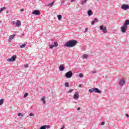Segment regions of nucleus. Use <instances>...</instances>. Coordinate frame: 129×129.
Instances as JSON below:
<instances>
[{
    "mask_svg": "<svg viewBox=\"0 0 129 129\" xmlns=\"http://www.w3.org/2000/svg\"><path fill=\"white\" fill-rule=\"evenodd\" d=\"M78 43L77 40L73 39L71 40L64 44V47H67L68 48H73V47H75L76 44Z\"/></svg>",
    "mask_w": 129,
    "mask_h": 129,
    "instance_id": "1",
    "label": "nucleus"
},
{
    "mask_svg": "<svg viewBox=\"0 0 129 129\" xmlns=\"http://www.w3.org/2000/svg\"><path fill=\"white\" fill-rule=\"evenodd\" d=\"M128 25L129 20H126L123 26L121 27V31L122 33H125V32H126V28H127V26H128Z\"/></svg>",
    "mask_w": 129,
    "mask_h": 129,
    "instance_id": "2",
    "label": "nucleus"
},
{
    "mask_svg": "<svg viewBox=\"0 0 129 129\" xmlns=\"http://www.w3.org/2000/svg\"><path fill=\"white\" fill-rule=\"evenodd\" d=\"M89 92L90 93H92V92H95L96 93H101V91H100L97 88H92L89 90Z\"/></svg>",
    "mask_w": 129,
    "mask_h": 129,
    "instance_id": "3",
    "label": "nucleus"
},
{
    "mask_svg": "<svg viewBox=\"0 0 129 129\" xmlns=\"http://www.w3.org/2000/svg\"><path fill=\"white\" fill-rule=\"evenodd\" d=\"M100 31H102L104 34H106L107 33V29L106 27H104L103 25H101L100 26Z\"/></svg>",
    "mask_w": 129,
    "mask_h": 129,
    "instance_id": "4",
    "label": "nucleus"
},
{
    "mask_svg": "<svg viewBox=\"0 0 129 129\" xmlns=\"http://www.w3.org/2000/svg\"><path fill=\"white\" fill-rule=\"evenodd\" d=\"M16 58H17V55H13L10 58H8L7 60L8 62H14L16 61Z\"/></svg>",
    "mask_w": 129,
    "mask_h": 129,
    "instance_id": "5",
    "label": "nucleus"
},
{
    "mask_svg": "<svg viewBox=\"0 0 129 129\" xmlns=\"http://www.w3.org/2000/svg\"><path fill=\"white\" fill-rule=\"evenodd\" d=\"M73 74L72 72L70 71L66 73L65 76L66 78H71Z\"/></svg>",
    "mask_w": 129,
    "mask_h": 129,
    "instance_id": "6",
    "label": "nucleus"
},
{
    "mask_svg": "<svg viewBox=\"0 0 129 129\" xmlns=\"http://www.w3.org/2000/svg\"><path fill=\"white\" fill-rule=\"evenodd\" d=\"M121 9L124 10V11H126V10H129L128 5L123 4L121 6Z\"/></svg>",
    "mask_w": 129,
    "mask_h": 129,
    "instance_id": "7",
    "label": "nucleus"
},
{
    "mask_svg": "<svg viewBox=\"0 0 129 129\" xmlns=\"http://www.w3.org/2000/svg\"><path fill=\"white\" fill-rule=\"evenodd\" d=\"M40 11L39 10H34L33 12H32V15H35V16H39L40 14Z\"/></svg>",
    "mask_w": 129,
    "mask_h": 129,
    "instance_id": "8",
    "label": "nucleus"
},
{
    "mask_svg": "<svg viewBox=\"0 0 129 129\" xmlns=\"http://www.w3.org/2000/svg\"><path fill=\"white\" fill-rule=\"evenodd\" d=\"M15 37H16V35L15 34H13V35H10L9 36V39H8V42L10 43V42H11V41H12V40H13V39L15 38Z\"/></svg>",
    "mask_w": 129,
    "mask_h": 129,
    "instance_id": "9",
    "label": "nucleus"
},
{
    "mask_svg": "<svg viewBox=\"0 0 129 129\" xmlns=\"http://www.w3.org/2000/svg\"><path fill=\"white\" fill-rule=\"evenodd\" d=\"M46 128H50V125H44L41 126L39 129H46Z\"/></svg>",
    "mask_w": 129,
    "mask_h": 129,
    "instance_id": "10",
    "label": "nucleus"
},
{
    "mask_svg": "<svg viewBox=\"0 0 129 129\" xmlns=\"http://www.w3.org/2000/svg\"><path fill=\"white\" fill-rule=\"evenodd\" d=\"M21 25H22V22H21V21L17 20V22L16 23V27H20Z\"/></svg>",
    "mask_w": 129,
    "mask_h": 129,
    "instance_id": "11",
    "label": "nucleus"
},
{
    "mask_svg": "<svg viewBox=\"0 0 129 129\" xmlns=\"http://www.w3.org/2000/svg\"><path fill=\"white\" fill-rule=\"evenodd\" d=\"M124 83H125L124 80H120L119 82V85L121 86H122L124 84Z\"/></svg>",
    "mask_w": 129,
    "mask_h": 129,
    "instance_id": "12",
    "label": "nucleus"
},
{
    "mask_svg": "<svg viewBox=\"0 0 129 129\" xmlns=\"http://www.w3.org/2000/svg\"><path fill=\"white\" fill-rule=\"evenodd\" d=\"M98 19H97V18H95L94 21H92L91 25H94V24H95V23H98Z\"/></svg>",
    "mask_w": 129,
    "mask_h": 129,
    "instance_id": "13",
    "label": "nucleus"
},
{
    "mask_svg": "<svg viewBox=\"0 0 129 129\" xmlns=\"http://www.w3.org/2000/svg\"><path fill=\"white\" fill-rule=\"evenodd\" d=\"M88 15L89 17H90V16H92L93 15V13H92V10H89L88 11Z\"/></svg>",
    "mask_w": 129,
    "mask_h": 129,
    "instance_id": "14",
    "label": "nucleus"
},
{
    "mask_svg": "<svg viewBox=\"0 0 129 129\" xmlns=\"http://www.w3.org/2000/svg\"><path fill=\"white\" fill-rule=\"evenodd\" d=\"M64 69H65V68L64 67V66H63V65H60L59 67V71H64Z\"/></svg>",
    "mask_w": 129,
    "mask_h": 129,
    "instance_id": "15",
    "label": "nucleus"
},
{
    "mask_svg": "<svg viewBox=\"0 0 129 129\" xmlns=\"http://www.w3.org/2000/svg\"><path fill=\"white\" fill-rule=\"evenodd\" d=\"M79 98V95L78 94L76 93L74 95V99H78Z\"/></svg>",
    "mask_w": 129,
    "mask_h": 129,
    "instance_id": "16",
    "label": "nucleus"
},
{
    "mask_svg": "<svg viewBox=\"0 0 129 129\" xmlns=\"http://www.w3.org/2000/svg\"><path fill=\"white\" fill-rule=\"evenodd\" d=\"M54 2L51 3H49L47 6V7H53V6L54 5Z\"/></svg>",
    "mask_w": 129,
    "mask_h": 129,
    "instance_id": "17",
    "label": "nucleus"
},
{
    "mask_svg": "<svg viewBox=\"0 0 129 129\" xmlns=\"http://www.w3.org/2000/svg\"><path fill=\"white\" fill-rule=\"evenodd\" d=\"M88 0H81V5H83L84 4H86V2Z\"/></svg>",
    "mask_w": 129,
    "mask_h": 129,
    "instance_id": "18",
    "label": "nucleus"
},
{
    "mask_svg": "<svg viewBox=\"0 0 129 129\" xmlns=\"http://www.w3.org/2000/svg\"><path fill=\"white\" fill-rule=\"evenodd\" d=\"M82 57L83 59H87V57H88V55H87L86 54H84L83 55Z\"/></svg>",
    "mask_w": 129,
    "mask_h": 129,
    "instance_id": "19",
    "label": "nucleus"
},
{
    "mask_svg": "<svg viewBox=\"0 0 129 129\" xmlns=\"http://www.w3.org/2000/svg\"><path fill=\"white\" fill-rule=\"evenodd\" d=\"M57 19H58V20H59V21H60V20H61L62 19V15H57Z\"/></svg>",
    "mask_w": 129,
    "mask_h": 129,
    "instance_id": "20",
    "label": "nucleus"
},
{
    "mask_svg": "<svg viewBox=\"0 0 129 129\" xmlns=\"http://www.w3.org/2000/svg\"><path fill=\"white\" fill-rule=\"evenodd\" d=\"M64 86L66 87H69V82H67L64 83Z\"/></svg>",
    "mask_w": 129,
    "mask_h": 129,
    "instance_id": "21",
    "label": "nucleus"
},
{
    "mask_svg": "<svg viewBox=\"0 0 129 129\" xmlns=\"http://www.w3.org/2000/svg\"><path fill=\"white\" fill-rule=\"evenodd\" d=\"M4 104V99H1L0 100V105H3Z\"/></svg>",
    "mask_w": 129,
    "mask_h": 129,
    "instance_id": "22",
    "label": "nucleus"
},
{
    "mask_svg": "<svg viewBox=\"0 0 129 129\" xmlns=\"http://www.w3.org/2000/svg\"><path fill=\"white\" fill-rule=\"evenodd\" d=\"M29 95V93H26L24 95L23 97L24 98H26V97H28V96Z\"/></svg>",
    "mask_w": 129,
    "mask_h": 129,
    "instance_id": "23",
    "label": "nucleus"
},
{
    "mask_svg": "<svg viewBox=\"0 0 129 129\" xmlns=\"http://www.w3.org/2000/svg\"><path fill=\"white\" fill-rule=\"evenodd\" d=\"M6 10V7H3L2 8L0 9V13H2V12L4 10Z\"/></svg>",
    "mask_w": 129,
    "mask_h": 129,
    "instance_id": "24",
    "label": "nucleus"
},
{
    "mask_svg": "<svg viewBox=\"0 0 129 129\" xmlns=\"http://www.w3.org/2000/svg\"><path fill=\"white\" fill-rule=\"evenodd\" d=\"M25 47H26V43H24L20 45V48H25Z\"/></svg>",
    "mask_w": 129,
    "mask_h": 129,
    "instance_id": "25",
    "label": "nucleus"
},
{
    "mask_svg": "<svg viewBox=\"0 0 129 129\" xmlns=\"http://www.w3.org/2000/svg\"><path fill=\"white\" fill-rule=\"evenodd\" d=\"M41 100H42V101H43L44 104H46V101H45V97H43V98L41 99Z\"/></svg>",
    "mask_w": 129,
    "mask_h": 129,
    "instance_id": "26",
    "label": "nucleus"
},
{
    "mask_svg": "<svg viewBox=\"0 0 129 129\" xmlns=\"http://www.w3.org/2000/svg\"><path fill=\"white\" fill-rule=\"evenodd\" d=\"M53 46H54V47H58V42H55L54 43Z\"/></svg>",
    "mask_w": 129,
    "mask_h": 129,
    "instance_id": "27",
    "label": "nucleus"
},
{
    "mask_svg": "<svg viewBox=\"0 0 129 129\" xmlns=\"http://www.w3.org/2000/svg\"><path fill=\"white\" fill-rule=\"evenodd\" d=\"M79 77H80V78H82V77H83V74L82 73H80L79 75Z\"/></svg>",
    "mask_w": 129,
    "mask_h": 129,
    "instance_id": "28",
    "label": "nucleus"
},
{
    "mask_svg": "<svg viewBox=\"0 0 129 129\" xmlns=\"http://www.w3.org/2000/svg\"><path fill=\"white\" fill-rule=\"evenodd\" d=\"M18 116H21L22 117H23V116H24V115L23 114H22V113H19L18 114Z\"/></svg>",
    "mask_w": 129,
    "mask_h": 129,
    "instance_id": "29",
    "label": "nucleus"
},
{
    "mask_svg": "<svg viewBox=\"0 0 129 129\" xmlns=\"http://www.w3.org/2000/svg\"><path fill=\"white\" fill-rule=\"evenodd\" d=\"M72 91H74V89H70L69 91L68 92V93H71Z\"/></svg>",
    "mask_w": 129,
    "mask_h": 129,
    "instance_id": "30",
    "label": "nucleus"
},
{
    "mask_svg": "<svg viewBox=\"0 0 129 129\" xmlns=\"http://www.w3.org/2000/svg\"><path fill=\"white\" fill-rule=\"evenodd\" d=\"M88 32V28H86L84 33H87Z\"/></svg>",
    "mask_w": 129,
    "mask_h": 129,
    "instance_id": "31",
    "label": "nucleus"
},
{
    "mask_svg": "<svg viewBox=\"0 0 129 129\" xmlns=\"http://www.w3.org/2000/svg\"><path fill=\"white\" fill-rule=\"evenodd\" d=\"M54 45H49V48H50L51 49H53L54 48Z\"/></svg>",
    "mask_w": 129,
    "mask_h": 129,
    "instance_id": "32",
    "label": "nucleus"
},
{
    "mask_svg": "<svg viewBox=\"0 0 129 129\" xmlns=\"http://www.w3.org/2000/svg\"><path fill=\"white\" fill-rule=\"evenodd\" d=\"M91 73H92L93 74H95V73H96V71H92L91 72Z\"/></svg>",
    "mask_w": 129,
    "mask_h": 129,
    "instance_id": "33",
    "label": "nucleus"
},
{
    "mask_svg": "<svg viewBox=\"0 0 129 129\" xmlns=\"http://www.w3.org/2000/svg\"><path fill=\"white\" fill-rule=\"evenodd\" d=\"M104 123H105V122L104 121H103L101 123V125H104Z\"/></svg>",
    "mask_w": 129,
    "mask_h": 129,
    "instance_id": "34",
    "label": "nucleus"
},
{
    "mask_svg": "<svg viewBox=\"0 0 129 129\" xmlns=\"http://www.w3.org/2000/svg\"><path fill=\"white\" fill-rule=\"evenodd\" d=\"M34 116V114L31 113L30 114H29V116Z\"/></svg>",
    "mask_w": 129,
    "mask_h": 129,
    "instance_id": "35",
    "label": "nucleus"
},
{
    "mask_svg": "<svg viewBox=\"0 0 129 129\" xmlns=\"http://www.w3.org/2000/svg\"><path fill=\"white\" fill-rule=\"evenodd\" d=\"M64 3H65V2L64 1H61V5H64Z\"/></svg>",
    "mask_w": 129,
    "mask_h": 129,
    "instance_id": "36",
    "label": "nucleus"
},
{
    "mask_svg": "<svg viewBox=\"0 0 129 129\" xmlns=\"http://www.w3.org/2000/svg\"><path fill=\"white\" fill-rule=\"evenodd\" d=\"M16 22H15V21H13L12 22V25H16Z\"/></svg>",
    "mask_w": 129,
    "mask_h": 129,
    "instance_id": "37",
    "label": "nucleus"
},
{
    "mask_svg": "<svg viewBox=\"0 0 129 129\" xmlns=\"http://www.w3.org/2000/svg\"><path fill=\"white\" fill-rule=\"evenodd\" d=\"M28 66V64H26L25 66H24V67H25V68H27Z\"/></svg>",
    "mask_w": 129,
    "mask_h": 129,
    "instance_id": "38",
    "label": "nucleus"
},
{
    "mask_svg": "<svg viewBox=\"0 0 129 129\" xmlns=\"http://www.w3.org/2000/svg\"><path fill=\"white\" fill-rule=\"evenodd\" d=\"M80 109H81V108L80 107H78L77 109V110H80Z\"/></svg>",
    "mask_w": 129,
    "mask_h": 129,
    "instance_id": "39",
    "label": "nucleus"
},
{
    "mask_svg": "<svg viewBox=\"0 0 129 129\" xmlns=\"http://www.w3.org/2000/svg\"><path fill=\"white\" fill-rule=\"evenodd\" d=\"M125 115H126V117H127V118L129 117L128 114H126Z\"/></svg>",
    "mask_w": 129,
    "mask_h": 129,
    "instance_id": "40",
    "label": "nucleus"
},
{
    "mask_svg": "<svg viewBox=\"0 0 129 129\" xmlns=\"http://www.w3.org/2000/svg\"><path fill=\"white\" fill-rule=\"evenodd\" d=\"M20 12H24V9H22L20 10Z\"/></svg>",
    "mask_w": 129,
    "mask_h": 129,
    "instance_id": "41",
    "label": "nucleus"
},
{
    "mask_svg": "<svg viewBox=\"0 0 129 129\" xmlns=\"http://www.w3.org/2000/svg\"><path fill=\"white\" fill-rule=\"evenodd\" d=\"M82 85H81V84L79 85V87H82Z\"/></svg>",
    "mask_w": 129,
    "mask_h": 129,
    "instance_id": "42",
    "label": "nucleus"
},
{
    "mask_svg": "<svg viewBox=\"0 0 129 129\" xmlns=\"http://www.w3.org/2000/svg\"><path fill=\"white\" fill-rule=\"evenodd\" d=\"M74 1H75V0H71V3H73Z\"/></svg>",
    "mask_w": 129,
    "mask_h": 129,
    "instance_id": "43",
    "label": "nucleus"
},
{
    "mask_svg": "<svg viewBox=\"0 0 129 129\" xmlns=\"http://www.w3.org/2000/svg\"><path fill=\"white\" fill-rule=\"evenodd\" d=\"M6 13H7V14H9V11H7Z\"/></svg>",
    "mask_w": 129,
    "mask_h": 129,
    "instance_id": "44",
    "label": "nucleus"
},
{
    "mask_svg": "<svg viewBox=\"0 0 129 129\" xmlns=\"http://www.w3.org/2000/svg\"><path fill=\"white\" fill-rule=\"evenodd\" d=\"M22 36H24V33H23V34H22Z\"/></svg>",
    "mask_w": 129,
    "mask_h": 129,
    "instance_id": "45",
    "label": "nucleus"
}]
</instances>
